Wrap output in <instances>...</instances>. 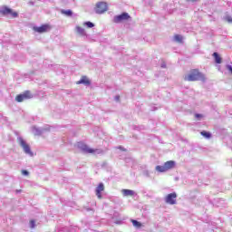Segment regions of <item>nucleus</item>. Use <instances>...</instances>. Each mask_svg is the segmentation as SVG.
Instances as JSON below:
<instances>
[{
    "label": "nucleus",
    "mask_w": 232,
    "mask_h": 232,
    "mask_svg": "<svg viewBox=\"0 0 232 232\" xmlns=\"http://www.w3.org/2000/svg\"><path fill=\"white\" fill-rule=\"evenodd\" d=\"M187 1H188V3H195V1L197 0H187Z\"/></svg>",
    "instance_id": "29"
},
{
    "label": "nucleus",
    "mask_w": 232,
    "mask_h": 232,
    "mask_svg": "<svg viewBox=\"0 0 232 232\" xmlns=\"http://www.w3.org/2000/svg\"><path fill=\"white\" fill-rule=\"evenodd\" d=\"M50 26L48 24H44L40 27H34V32H37L38 34H44V32H48V29Z\"/></svg>",
    "instance_id": "10"
},
{
    "label": "nucleus",
    "mask_w": 232,
    "mask_h": 232,
    "mask_svg": "<svg viewBox=\"0 0 232 232\" xmlns=\"http://www.w3.org/2000/svg\"><path fill=\"white\" fill-rule=\"evenodd\" d=\"M30 227H31V229H34V227H35V221L34 220L30 221Z\"/></svg>",
    "instance_id": "24"
},
{
    "label": "nucleus",
    "mask_w": 232,
    "mask_h": 232,
    "mask_svg": "<svg viewBox=\"0 0 232 232\" xmlns=\"http://www.w3.org/2000/svg\"><path fill=\"white\" fill-rule=\"evenodd\" d=\"M119 99H121V96L119 95L115 96V101H119Z\"/></svg>",
    "instance_id": "28"
},
{
    "label": "nucleus",
    "mask_w": 232,
    "mask_h": 232,
    "mask_svg": "<svg viewBox=\"0 0 232 232\" xmlns=\"http://www.w3.org/2000/svg\"><path fill=\"white\" fill-rule=\"evenodd\" d=\"M119 149H120V150H123V148H122V147H121V146L119 147Z\"/></svg>",
    "instance_id": "31"
},
{
    "label": "nucleus",
    "mask_w": 232,
    "mask_h": 232,
    "mask_svg": "<svg viewBox=\"0 0 232 232\" xmlns=\"http://www.w3.org/2000/svg\"><path fill=\"white\" fill-rule=\"evenodd\" d=\"M155 169H156V171H158L159 173H165V171H168V170L166 169V167H165L164 164H163L162 166H160V165L156 166Z\"/></svg>",
    "instance_id": "17"
},
{
    "label": "nucleus",
    "mask_w": 232,
    "mask_h": 232,
    "mask_svg": "<svg viewBox=\"0 0 232 232\" xmlns=\"http://www.w3.org/2000/svg\"><path fill=\"white\" fill-rule=\"evenodd\" d=\"M31 131L33 134L39 136V135H43V133H44L45 131H50V127L49 126H45V127H37V126H33L31 128Z\"/></svg>",
    "instance_id": "3"
},
{
    "label": "nucleus",
    "mask_w": 232,
    "mask_h": 232,
    "mask_svg": "<svg viewBox=\"0 0 232 232\" xmlns=\"http://www.w3.org/2000/svg\"><path fill=\"white\" fill-rule=\"evenodd\" d=\"M84 25L87 26V28H93V26H95V24L92 22H85Z\"/></svg>",
    "instance_id": "22"
},
{
    "label": "nucleus",
    "mask_w": 232,
    "mask_h": 232,
    "mask_svg": "<svg viewBox=\"0 0 232 232\" xmlns=\"http://www.w3.org/2000/svg\"><path fill=\"white\" fill-rule=\"evenodd\" d=\"M22 175L26 177V176L30 175V172H28V170L24 169V170H22Z\"/></svg>",
    "instance_id": "25"
},
{
    "label": "nucleus",
    "mask_w": 232,
    "mask_h": 232,
    "mask_svg": "<svg viewBox=\"0 0 232 232\" xmlns=\"http://www.w3.org/2000/svg\"><path fill=\"white\" fill-rule=\"evenodd\" d=\"M26 99H32V93L26 91L24 94H18L15 97L16 102H23V101H26Z\"/></svg>",
    "instance_id": "9"
},
{
    "label": "nucleus",
    "mask_w": 232,
    "mask_h": 232,
    "mask_svg": "<svg viewBox=\"0 0 232 232\" xmlns=\"http://www.w3.org/2000/svg\"><path fill=\"white\" fill-rule=\"evenodd\" d=\"M184 81H188V82H193L195 81H202V82H206V76L198 70L194 69L190 71L188 74H186L184 76Z\"/></svg>",
    "instance_id": "1"
},
{
    "label": "nucleus",
    "mask_w": 232,
    "mask_h": 232,
    "mask_svg": "<svg viewBox=\"0 0 232 232\" xmlns=\"http://www.w3.org/2000/svg\"><path fill=\"white\" fill-rule=\"evenodd\" d=\"M202 137H205V139H211V134L206 130H203L200 132Z\"/></svg>",
    "instance_id": "21"
},
{
    "label": "nucleus",
    "mask_w": 232,
    "mask_h": 232,
    "mask_svg": "<svg viewBox=\"0 0 232 232\" xmlns=\"http://www.w3.org/2000/svg\"><path fill=\"white\" fill-rule=\"evenodd\" d=\"M161 68H166V63H162Z\"/></svg>",
    "instance_id": "30"
},
{
    "label": "nucleus",
    "mask_w": 232,
    "mask_h": 232,
    "mask_svg": "<svg viewBox=\"0 0 232 232\" xmlns=\"http://www.w3.org/2000/svg\"><path fill=\"white\" fill-rule=\"evenodd\" d=\"M77 84H85L86 86L90 85V81L86 76H83L78 82Z\"/></svg>",
    "instance_id": "16"
},
{
    "label": "nucleus",
    "mask_w": 232,
    "mask_h": 232,
    "mask_svg": "<svg viewBox=\"0 0 232 232\" xmlns=\"http://www.w3.org/2000/svg\"><path fill=\"white\" fill-rule=\"evenodd\" d=\"M173 41L175 43H179L180 44H182V43L184 41V37L180 34H176V35H174Z\"/></svg>",
    "instance_id": "14"
},
{
    "label": "nucleus",
    "mask_w": 232,
    "mask_h": 232,
    "mask_svg": "<svg viewBox=\"0 0 232 232\" xmlns=\"http://www.w3.org/2000/svg\"><path fill=\"white\" fill-rule=\"evenodd\" d=\"M130 18V16L128 13H122L121 14H118L113 17V23H116V24L122 23V21H128V19Z\"/></svg>",
    "instance_id": "5"
},
{
    "label": "nucleus",
    "mask_w": 232,
    "mask_h": 232,
    "mask_svg": "<svg viewBox=\"0 0 232 232\" xmlns=\"http://www.w3.org/2000/svg\"><path fill=\"white\" fill-rule=\"evenodd\" d=\"M78 148H79V150H82V151H83V153H99V150L90 149V147H88V145H86L82 142L78 143Z\"/></svg>",
    "instance_id": "4"
},
{
    "label": "nucleus",
    "mask_w": 232,
    "mask_h": 232,
    "mask_svg": "<svg viewBox=\"0 0 232 232\" xmlns=\"http://www.w3.org/2000/svg\"><path fill=\"white\" fill-rule=\"evenodd\" d=\"M62 14H63V15H67V17H72V15H73V12H72V10H62L61 11Z\"/></svg>",
    "instance_id": "19"
},
{
    "label": "nucleus",
    "mask_w": 232,
    "mask_h": 232,
    "mask_svg": "<svg viewBox=\"0 0 232 232\" xmlns=\"http://www.w3.org/2000/svg\"><path fill=\"white\" fill-rule=\"evenodd\" d=\"M76 32L77 34H79L80 35H86V31H84V28L81 27V26H77L76 27Z\"/></svg>",
    "instance_id": "18"
},
{
    "label": "nucleus",
    "mask_w": 232,
    "mask_h": 232,
    "mask_svg": "<svg viewBox=\"0 0 232 232\" xmlns=\"http://www.w3.org/2000/svg\"><path fill=\"white\" fill-rule=\"evenodd\" d=\"M0 14H2V15H12V17H14V18H15L19 15L17 14V12H14V11H12V9H10L8 7H2L0 9Z\"/></svg>",
    "instance_id": "8"
},
{
    "label": "nucleus",
    "mask_w": 232,
    "mask_h": 232,
    "mask_svg": "<svg viewBox=\"0 0 232 232\" xmlns=\"http://www.w3.org/2000/svg\"><path fill=\"white\" fill-rule=\"evenodd\" d=\"M17 141L25 155H28L29 157H34V152L32 151L30 145L24 140V139H23V137H18Z\"/></svg>",
    "instance_id": "2"
},
{
    "label": "nucleus",
    "mask_w": 232,
    "mask_h": 232,
    "mask_svg": "<svg viewBox=\"0 0 232 232\" xmlns=\"http://www.w3.org/2000/svg\"><path fill=\"white\" fill-rule=\"evenodd\" d=\"M108 10V4L105 2H99L96 5L95 12L96 14H104Z\"/></svg>",
    "instance_id": "7"
},
{
    "label": "nucleus",
    "mask_w": 232,
    "mask_h": 232,
    "mask_svg": "<svg viewBox=\"0 0 232 232\" xmlns=\"http://www.w3.org/2000/svg\"><path fill=\"white\" fill-rule=\"evenodd\" d=\"M166 204H169L170 206H174V204H177V193L172 192L165 198Z\"/></svg>",
    "instance_id": "6"
},
{
    "label": "nucleus",
    "mask_w": 232,
    "mask_h": 232,
    "mask_svg": "<svg viewBox=\"0 0 232 232\" xmlns=\"http://www.w3.org/2000/svg\"><path fill=\"white\" fill-rule=\"evenodd\" d=\"M165 166V169L169 170V169H173V168H175V161L173 160H169V161H166L164 163Z\"/></svg>",
    "instance_id": "13"
},
{
    "label": "nucleus",
    "mask_w": 232,
    "mask_h": 232,
    "mask_svg": "<svg viewBox=\"0 0 232 232\" xmlns=\"http://www.w3.org/2000/svg\"><path fill=\"white\" fill-rule=\"evenodd\" d=\"M116 224H121V221L116 222Z\"/></svg>",
    "instance_id": "32"
},
{
    "label": "nucleus",
    "mask_w": 232,
    "mask_h": 232,
    "mask_svg": "<svg viewBox=\"0 0 232 232\" xmlns=\"http://www.w3.org/2000/svg\"><path fill=\"white\" fill-rule=\"evenodd\" d=\"M132 222V226H134V227H142V224L135 219H131Z\"/></svg>",
    "instance_id": "20"
},
{
    "label": "nucleus",
    "mask_w": 232,
    "mask_h": 232,
    "mask_svg": "<svg viewBox=\"0 0 232 232\" xmlns=\"http://www.w3.org/2000/svg\"><path fill=\"white\" fill-rule=\"evenodd\" d=\"M225 21H227V23L232 24V17H231V15L227 14V15L225 16Z\"/></svg>",
    "instance_id": "23"
},
{
    "label": "nucleus",
    "mask_w": 232,
    "mask_h": 232,
    "mask_svg": "<svg viewBox=\"0 0 232 232\" xmlns=\"http://www.w3.org/2000/svg\"><path fill=\"white\" fill-rule=\"evenodd\" d=\"M103 189H104V183H100L96 188V196L98 197V198H102V195L101 193H102Z\"/></svg>",
    "instance_id": "11"
},
{
    "label": "nucleus",
    "mask_w": 232,
    "mask_h": 232,
    "mask_svg": "<svg viewBox=\"0 0 232 232\" xmlns=\"http://www.w3.org/2000/svg\"><path fill=\"white\" fill-rule=\"evenodd\" d=\"M195 117H196V119H198V121H200V119H202V114L197 113V114H195Z\"/></svg>",
    "instance_id": "26"
},
{
    "label": "nucleus",
    "mask_w": 232,
    "mask_h": 232,
    "mask_svg": "<svg viewBox=\"0 0 232 232\" xmlns=\"http://www.w3.org/2000/svg\"><path fill=\"white\" fill-rule=\"evenodd\" d=\"M227 70H228V72L232 73V66L231 65L227 64Z\"/></svg>",
    "instance_id": "27"
},
{
    "label": "nucleus",
    "mask_w": 232,
    "mask_h": 232,
    "mask_svg": "<svg viewBox=\"0 0 232 232\" xmlns=\"http://www.w3.org/2000/svg\"><path fill=\"white\" fill-rule=\"evenodd\" d=\"M213 57L215 59V63H217V64H220L222 63V58L220 57L218 53H214Z\"/></svg>",
    "instance_id": "15"
},
{
    "label": "nucleus",
    "mask_w": 232,
    "mask_h": 232,
    "mask_svg": "<svg viewBox=\"0 0 232 232\" xmlns=\"http://www.w3.org/2000/svg\"><path fill=\"white\" fill-rule=\"evenodd\" d=\"M121 193H122L123 197H133L134 195H136L135 191H133L131 189H126V188H123L121 190Z\"/></svg>",
    "instance_id": "12"
}]
</instances>
